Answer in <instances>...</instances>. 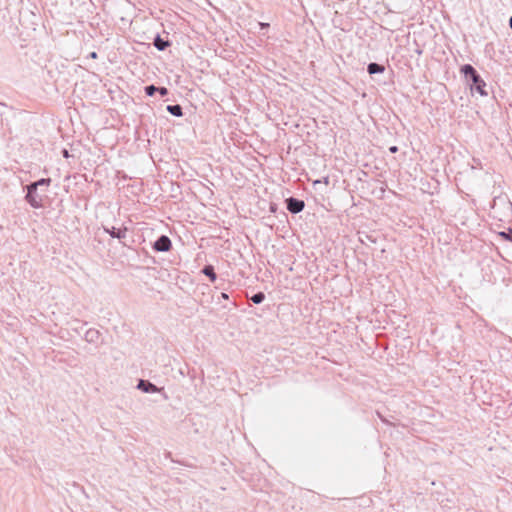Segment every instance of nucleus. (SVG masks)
Returning a JSON list of instances; mask_svg holds the SVG:
<instances>
[{
    "label": "nucleus",
    "instance_id": "obj_1",
    "mask_svg": "<svg viewBox=\"0 0 512 512\" xmlns=\"http://www.w3.org/2000/svg\"><path fill=\"white\" fill-rule=\"evenodd\" d=\"M460 72L464 77L471 81V89L478 92L481 96H487L488 93L485 90L486 83L478 74L476 69L471 64H465L460 68Z\"/></svg>",
    "mask_w": 512,
    "mask_h": 512
},
{
    "label": "nucleus",
    "instance_id": "obj_2",
    "mask_svg": "<svg viewBox=\"0 0 512 512\" xmlns=\"http://www.w3.org/2000/svg\"><path fill=\"white\" fill-rule=\"evenodd\" d=\"M38 187L34 183H30L26 186V202L33 208H41L43 206V198L39 196Z\"/></svg>",
    "mask_w": 512,
    "mask_h": 512
},
{
    "label": "nucleus",
    "instance_id": "obj_3",
    "mask_svg": "<svg viewBox=\"0 0 512 512\" xmlns=\"http://www.w3.org/2000/svg\"><path fill=\"white\" fill-rule=\"evenodd\" d=\"M305 207V203L303 200L289 197L286 199V208L292 214L300 213Z\"/></svg>",
    "mask_w": 512,
    "mask_h": 512
},
{
    "label": "nucleus",
    "instance_id": "obj_4",
    "mask_svg": "<svg viewBox=\"0 0 512 512\" xmlns=\"http://www.w3.org/2000/svg\"><path fill=\"white\" fill-rule=\"evenodd\" d=\"M153 249L157 252H167L172 247L170 238L166 235H161L154 243Z\"/></svg>",
    "mask_w": 512,
    "mask_h": 512
},
{
    "label": "nucleus",
    "instance_id": "obj_5",
    "mask_svg": "<svg viewBox=\"0 0 512 512\" xmlns=\"http://www.w3.org/2000/svg\"><path fill=\"white\" fill-rule=\"evenodd\" d=\"M103 229L112 238H117L119 240L126 238V235H127V227H125V226L120 227V228H116L114 226H112V227L104 226Z\"/></svg>",
    "mask_w": 512,
    "mask_h": 512
},
{
    "label": "nucleus",
    "instance_id": "obj_6",
    "mask_svg": "<svg viewBox=\"0 0 512 512\" xmlns=\"http://www.w3.org/2000/svg\"><path fill=\"white\" fill-rule=\"evenodd\" d=\"M137 388L144 393H157L164 390V388H158L155 384L147 380H139Z\"/></svg>",
    "mask_w": 512,
    "mask_h": 512
},
{
    "label": "nucleus",
    "instance_id": "obj_7",
    "mask_svg": "<svg viewBox=\"0 0 512 512\" xmlns=\"http://www.w3.org/2000/svg\"><path fill=\"white\" fill-rule=\"evenodd\" d=\"M84 339L88 343L98 344L101 339V334L97 329L90 328L85 332Z\"/></svg>",
    "mask_w": 512,
    "mask_h": 512
},
{
    "label": "nucleus",
    "instance_id": "obj_8",
    "mask_svg": "<svg viewBox=\"0 0 512 512\" xmlns=\"http://www.w3.org/2000/svg\"><path fill=\"white\" fill-rule=\"evenodd\" d=\"M384 70H385V67L383 65H381V64L376 63V62H371L367 66V72L370 75L383 73Z\"/></svg>",
    "mask_w": 512,
    "mask_h": 512
},
{
    "label": "nucleus",
    "instance_id": "obj_9",
    "mask_svg": "<svg viewBox=\"0 0 512 512\" xmlns=\"http://www.w3.org/2000/svg\"><path fill=\"white\" fill-rule=\"evenodd\" d=\"M153 45L157 50L164 51L170 45V43L169 41L162 39L160 35L157 34L154 38Z\"/></svg>",
    "mask_w": 512,
    "mask_h": 512
},
{
    "label": "nucleus",
    "instance_id": "obj_10",
    "mask_svg": "<svg viewBox=\"0 0 512 512\" xmlns=\"http://www.w3.org/2000/svg\"><path fill=\"white\" fill-rule=\"evenodd\" d=\"M202 273L206 275L212 282H215L217 279V274L215 273L214 267L210 264L203 267Z\"/></svg>",
    "mask_w": 512,
    "mask_h": 512
},
{
    "label": "nucleus",
    "instance_id": "obj_11",
    "mask_svg": "<svg viewBox=\"0 0 512 512\" xmlns=\"http://www.w3.org/2000/svg\"><path fill=\"white\" fill-rule=\"evenodd\" d=\"M166 110L173 116L181 117L183 115L182 107L179 104L168 105Z\"/></svg>",
    "mask_w": 512,
    "mask_h": 512
},
{
    "label": "nucleus",
    "instance_id": "obj_12",
    "mask_svg": "<svg viewBox=\"0 0 512 512\" xmlns=\"http://www.w3.org/2000/svg\"><path fill=\"white\" fill-rule=\"evenodd\" d=\"M250 300L255 304H261L265 300V294L263 292H257L251 296Z\"/></svg>",
    "mask_w": 512,
    "mask_h": 512
},
{
    "label": "nucleus",
    "instance_id": "obj_13",
    "mask_svg": "<svg viewBox=\"0 0 512 512\" xmlns=\"http://www.w3.org/2000/svg\"><path fill=\"white\" fill-rule=\"evenodd\" d=\"M38 188L39 187H42V186H45L46 188L49 187L50 183H51V179L50 178H41L35 182H33Z\"/></svg>",
    "mask_w": 512,
    "mask_h": 512
},
{
    "label": "nucleus",
    "instance_id": "obj_14",
    "mask_svg": "<svg viewBox=\"0 0 512 512\" xmlns=\"http://www.w3.org/2000/svg\"><path fill=\"white\" fill-rule=\"evenodd\" d=\"M144 90L147 96H153L157 92L158 87L154 85H148L144 88Z\"/></svg>",
    "mask_w": 512,
    "mask_h": 512
},
{
    "label": "nucleus",
    "instance_id": "obj_15",
    "mask_svg": "<svg viewBox=\"0 0 512 512\" xmlns=\"http://www.w3.org/2000/svg\"><path fill=\"white\" fill-rule=\"evenodd\" d=\"M499 236L507 241L512 242V229H508L507 231L500 232Z\"/></svg>",
    "mask_w": 512,
    "mask_h": 512
},
{
    "label": "nucleus",
    "instance_id": "obj_16",
    "mask_svg": "<svg viewBox=\"0 0 512 512\" xmlns=\"http://www.w3.org/2000/svg\"><path fill=\"white\" fill-rule=\"evenodd\" d=\"M157 92H159L162 96H166L168 94V90L166 87H158Z\"/></svg>",
    "mask_w": 512,
    "mask_h": 512
},
{
    "label": "nucleus",
    "instance_id": "obj_17",
    "mask_svg": "<svg viewBox=\"0 0 512 512\" xmlns=\"http://www.w3.org/2000/svg\"><path fill=\"white\" fill-rule=\"evenodd\" d=\"M389 151L391 153H396L398 151V147L397 146H391V147H389Z\"/></svg>",
    "mask_w": 512,
    "mask_h": 512
},
{
    "label": "nucleus",
    "instance_id": "obj_18",
    "mask_svg": "<svg viewBox=\"0 0 512 512\" xmlns=\"http://www.w3.org/2000/svg\"><path fill=\"white\" fill-rule=\"evenodd\" d=\"M221 298L224 299V300H227V299H229V295L227 293H225V292H222L221 293Z\"/></svg>",
    "mask_w": 512,
    "mask_h": 512
},
{
    "label": "nucleus",
    "instance_id": "obj_19",
    "mask_svg": "<svg viewBox=\"0 0 512 512\" xmlns=\"http://www.w3.org/2000/svg\"><path fill=\"white\" fill-rule=\"evenodd\" d=\"M377 415L381 419L382 422L388 423L387 419H385L379 412H377Z\"/></svg>",
    "mask_w": 512,
    "mask_h": 512
},
{
    "label": "nucleus",
    "instance_id": "obj_20",
    "mask_svg": "<svg viewBox=\"0 0 512 512\" xmlns=\"http://www.w3.org/2000/svg\"><path fill=\"white\" fill-rule=\"evenodd\" d=\"M97 56H98L97 53L94 52V51L89 54V57L92 58V59H96Z\"/></svg>",
    "mask_w": 512,
    "mask_h": 512
},
{
    "label": "nucleus",
    "instance_id": "obj_21",
    "mask_svg": "<svg viewBox=\"0 0 512 512\" xmlns=\"http://www.w3.org/2000/svg\"><path fill=\"white\" fill-rule=\"evenodd\" d=\"M63 156H64L65 158H68V157H69V153H68V151H67L66 149H64V150H63Z\"/></svg>",
    "mask_w": 512,
    "mask_h": 512
},
{
    "label": "nucleus",
    "instance_id": "obj_22",
    "mask_svg": "<svg viewBox=\"0 0 512 512\" xmlns=\"http://www.w3.org/2000/svg\"><path fill=\"white\" fill-rule=\"evenodd\" d=\"M270 210H271V212H275V211H276V205H275V204H272V205L270 206Z\"/></svg>",
    "mask_w": 512,
    "mask_h": 512
},
{
    "label": "nucleus",
    "instance_id": "obj_23",
    "mask_svg": "<svg viewBox=\"0 0 512 512\" xmlns=\"http://www.w3.org/2000/svg\"><path fill=\"white\" fill-rule=\"evenodd\" d=\"M509 26H510V28L512 29V16H511V17H510V19H509Z\"/></svg>",
    "mask_w": 512,
    "mask_h": 512
},
{
    "label": "nucleus",
    "instance_id": "obj_24",
    "mask_svg": "<svg viewBox=\"0 0 512 512\" xmlns=\"http://www.w3.org/2000/svg\"><path fill=\"white\" fill-rule=\"evenodd\" d=\"M497 199H498L497 197H495V198L493 199V206L496 204Z\"/></svg>",
    "mask_w": 512,
    "mask_h": 512
}]
</instances>
